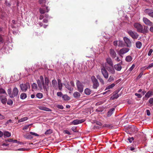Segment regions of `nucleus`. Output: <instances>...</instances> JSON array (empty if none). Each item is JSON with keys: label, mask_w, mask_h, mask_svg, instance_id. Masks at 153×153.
<instances>
[{"label": "nucleus", "mask_w": 153, "mask_h": 153, "mask_svg": "<svg viewBox=\"0 0 153 153\" xmlns=\"http://www.w3.org/2000/svg\"><path fill=\"white\" fill-rule=\"evenodd\" d=\"M39 79L37 80L38 87L40 90L42 89L43 88L45 90L48 91L50 82L49 78L46 76L45 77V82L44 78L42 76H40Z\"/></svg>", "instance_id": "f257e3e1"}, {"label": "nucleus", "mask_w": 153, "mask_h": 153, "mask_svg": "<svg viewBox=\"0 0 153 153\" xmlns=\"http://www.w3.org/2000/svg\"><path fill=\"white\" fill-rule=\"evenodd\" d=\"M133 26L137 31L138 33H142L146 34L148 33V27L146 26L143 27L142 25L138 23H135Z\"/></svg>", "instance_id": "f03ea898"}, {"label": "nucleus", "mask_w": 153, "mask_h": 153, "mask_svg": "<svg viewBox=\"0 0 153 153\" xmlns=\"http://www.w3.org/2000/svg\"><path fill=\"white\" fill-rule=\"evenodd\" d=\"M7 92L9 97L11 98H13L17 96L19 90L17 88L14 87L13 91L12 92L11 89L10 88L7 89Z\"/></svg>", "instance_id": "7ed1b4c3"}, {"label": "nucleus", "mask_w": 153, "mask_h": 153, "mask_svg": "<svg viewBox=\"0 0 153 153\" xmlns=\"http://www.w3.org/2000/svg\"><path fill=\"white\" fill-rule=\"evenodd\" d=\"M91 80L93 84L92 88L93 89H97L99 86V83L95 76H92L91 77Z\"/></svg>", "instance_id": "20e7f679"}, {"label": "nucleus", "mask_w": 153, "mask_h": 153, "mask_svg": "<svg viewBox=\"0 0 153 153\" xmlns=\"http://www.w3.org/2000/svg\"><path fill=\"white\" fill-rule=\"evenodd\" d=\"M76 85L78 90L80 93H82L83 91L84 88L83 82H81L79 80H77Z\"/></svg>", "instance_id": "39448f33"}, {"label": "nucleus", "mask_w": 153, "mask_h": 153, "mask_svg": "<svg viewBox=\"0 0 153 153\" xmlns=\"http://www.w3.org/2000/svg\"><path fill=\"white\" fill-rule=\"evenodd\" d=\"M129 36L133 39H137L139 36L138 34L136 32L129 30L127 32Z\"/></svg>", "instance_id": "423d86ee"}, {"label": "nucleus", "mask_w": 153, "mask_h": 153, "mask_svg": "<svg viewBox=\"0 0 153 153\" xmlns=\"http://www.w3.org/2000/svg\"><path fill=\"white\" fill-rule=\"evenodd\" d=\"M21 89L23 92H26L28 88H30V85L29 82H26L25 84H22L20 85Z\"/></svg>", "instance_id": "0eeeda50"}, {"label": "nucleus", "mask_w": 153, "mask_h": 153, "mask_svg": "<svg viewBox=\"0 0 153 153\" xmlns=\"http://www.w3.org/2000/svg\"><path fill=\"white\" fill-rule=\"evenodd\" d=\"M105 67H103L101 69V73L103 77L106 79H107L108 77V74L105 69Z\"/></svg>", "instance_id": "6e6552de"}, {"label": "nucleus", "mask_w": 153, "mask_h": 153, "mask_svg": "<svg viewBox=\"0 0 153 153\" xmlns=\"http://www.w3.org/2000/svg\"><path fill=\"white\" fill-rule=\"evenodd\" d=\"M107 66H112L114 65L113 61L110 57H108L106 59V62L105 63V67Z\"/></svg>", "instance_id": "1a4fd4ad"}, {"label": "nucleus", "mask_w": 153, "mask_h": 153, "mask_svg": "<svg viewBox=\"0 0 153 153\" xmlns=\"http://www.w3.org/2000/svg\"><path fill=\"white\" fill-rule=\"evenodd\" d=\"M123 40L125 43L126 45V46L128 47H130L131 46V42L129 39L126 37L123 38Z\"/></svg>", "instance_id": "9d476101"}, {"label": "nucleus", "mask_w": 153, "mask_h": 153, "mask_svg": "<svg viewBox=\"0 0 153 153\" xmlns=\"http://www.w3.org/2000/svg\"><path fill=\"white\" fill-rule=\"evenodd\" d=\"M7 96L4 94L0 95V100L4 104H5L7 102V99L6 98Z\"/></svg>", "instance_id": "9b49d317"}, {"label": "nucleus", "mask_w": 153, "mask_h": 153, "mask_svg": "<svg viewBox=\"0 0 153 153\" xmlns=\"http://www.w3.org/2000/svg\"><path fill=\"white\" fill-rule=\"evenodd\" d=\"M143 22L146 25L149 26H151L153 25V23L147 18L144 17L143 19Z\"/></svg>", "instance_id": "f8f14e48"}, {"label": "nucleus", "mask_w": 153, "mask_h": 153, "mask_svg": "<svg viewBox=\"0 0 153 153\" xmlns=\"http://www.w3.org/2000/svg\"><path fill=\"white\" fill-rule=\"evenodd\" d=\"M114 65L112 66H107L106 65L105 68L111 74H114L115 73V71L114 68Z\"/></svg>", "instance_id": "ddd939ff"}, {"label": "nucleus", "mask_w": 153, "mask_h": 153, "mask_svg": "<svg viewBox=\"0 0 153 153\" xmlns=\"http://www.w3.org/2000/svg\"><path fill=\"white\" fill-rule=\"evenodd\" d=\"M144 12L149 16L153 18V10L151 9H146L145 10Z\"/></svg>", "instance_id": "4468645a"}, {"label": "nucleus", "mask_w": 153, "mask_h": 153, "mask_svg": "<svg viewBox=\"0 0 153 153\" xmlns=\"http://www.w3.org/2000/svg\"><path fill=\"white\" fill-rule=\"evenodd\" d=\"M85 121V120L84 119H81V120L76 119L73 121L71 122V123L74 125H76L82 123L84 122Z\"/></svg>", "instance_id": "2eb2a0df"}, {"label": "nucleus", "mask_w": 153, "mask_h": 153, "mask_svg": "<svg viewBox=\"0 0 153 153\" xmlns=\"http://www.w3.org/2000/svg\"><path fill=\"white\" fill-rule=\"evenodd\" d=\"M130 49L129 48H124L121 49L119 51L120 54H123L128 52Z\"/></svg>", "instance_id": "dca6fc26"}, {"label": "nucleus", "mask_w": 153, "mask_h": 153, "mask_svg": "<svg viewBox=\"0 0 153 153\" xmlns=\"http://www.w3.org/2000/svg\"><path fill=\"white\" fill-rule=\"evenodd\" d=\"M109 53L110 56L112 58H115L116 57L117 54L114 49H111L110 50Z\"/></svg>", "instance_id": "f3484780"}, {"label": "nucleus", "mask_w": 153, "mask_h": 153, "mask_svg": "<svg viewBox=\"0 0 153 153\" xmlns=\"http://www.w3.org/2000/svg\"><path fill=\"white\" fill-rule=\"evenodd\" d=\"M48 7H46V10L45 11L44 8H41L39 9V12L40 13L43 14L45 13L46 12H48L49 11V9L48 8Z\"/></svg>", "instance_id": "a211bd4d"}, {"label": "nucleus", "mask_w": 153, "mask_h": 153, "mask_svg": "<svg viewBox=\"0 0 153 153\" xmlns=\"http://www.w3.org/2000/svg\"><path fill=\"white\" fill-rule=\"evenodd\" d=\"M153 95V91H149L145 94V97L147 98Z\"/></svg>", "instance_id": "6ab92c4d"}, {"label": "nucleus", "mask_w": 153, "mask_h": 153, "mask_svg": "<svg viewBox=\"0 0 153 153\" xmlns=\"http://www.w3.org/2000/svg\"><path fill=\"white\" fill-rule=\"evenodd\" d=\"M52 83L53 88L56 89H57V83L56 80L53 79L52 81Z\"/></svg>", "instance_id": "aec40b11"}, {"label": "nucleus", "mask_w": 153, "mask_h": 153, "mask_svg": "<svg viewBox=\"0 0 153 153\" xmlns=\"http://www.w3.org/2000/svg\"><path fill=\"white\" fill-rule=\"evenodd\" d=\"M115 110L114 108H112L110 109L107 112V116L108 117H110L114 112Z\"/></svg>", "instance_id": "412c9836"}, {"label": "nucleus", "mask_w": 153, "mask_h": 153, "mask_svg": "<svg viewBox=\"0 0 153 153\" xmlns=\"http://www.w3.org/2000/svg\"><path fill=\"white\" fill-rule=\"evenodd\" d=\"M114 67L115 69L118 71H120L122 68L120 64L115 65Z\"/></svg>", "instance_id": "4be33fe9"}, {"label": "nucleus", "mask_w": 153, "mask_h": 153, "mask_svg": "<svg viewBox=\"0 0 153 153\" xmlns=\"http://www.w3.org/2000/svg\"><path fill=\"white\" fill-rule=\"evenodd\" d=\"M39 108L41 110L47 111H51V110L47 107H45L43 106H40L39 107Z\"/></svg>", "instance_id": "5701e85b"}, {"label": "nucleus", "mask_w": 153, "mask_h": 153, "mask_svg": "<svg viewBox=\"0 0 153 153\" xmlns=\"http://www.w3.org/2000/svg\"><path fill=\"white\" fill-rule=\"evenodd\" d=\"M80 95V94L77 91L74 92L73 94L74 97L75 98H79Z\"/></svg>", "instance_id": "b1692460"}, {"label": "nucleus", "mask_w": 153, "mask_h": 153, "mask_svg": "<svg viewBox=\"0 0 153 153\" xmlns=\"http://www.w3.org/2000/svg\"><path fill=\"white\" fill-rule=\"evenodd\" d=\"M136 47L137 48L140 49L142 45V43L140 41H137L135 42Z\"/></svg>", "instance_id": "393cba45"}, {"label": "nucleus", "mask_w": 153, "mask_h": 153, "mask_svg": "<svg viewBox=\"0 0 153 153\" xmlns=\"http://www.w3.org/2000/svg\"><path fill=\"white\" fill-rule=\"evenodd\" d=\"M3 94L7 95V94L5 90L3 88H0V95H3Z\"/></svg>", "instance_id": "a878e982"}, {"label": "nucleus", "mask_w": 153, "mask_h": 153, "mask_svg": "<svg viewBox=\"0 0 153 153\" xmlns=\"http://www.w3.org/2000/svg\"><path fill=\"white\" fill-rule=\"evenodd\" d=\"M91 92V90L88 88H86L84 91L85 94L87 95H90Z\"/></svg>", "instance_id": "bb28decb"}, {"label": "nucleus", "mask_w": 153, "mask_h": 153, "mask_svg": "<svg viewBox=\"0 0 153 153\" xmlns=\"http://www.w3.org/2000/svg\"><path fill=\"white\" fill-rule=\"evenodd\" d=\"M132 58L131 56L128 55L127 56L125 59L126 61L128 62H130L132 60Z\"/></svg>", "instance_id": "cd10ccee"}, {"label": "nucleus", "mask_w": 153, "mask_h": 153, "mask_svg": "<svg viewBox=\"0 0 153 153\" xmlns=\"http://www.w3.org/2000/svg\"><path fill=\"white\" fill-rule=\"evenodd\" d=\"M3 135L7 137H9L11 136V133L8 131H4V132Z\"/></svg>", "instance_id": "c85d7f7f"}, {"label": "nucleus", "mask_w": 153, "mask_h": 153, "mask_svg": "<svg viewBox=\"0 0 153 153\" xmlns=\"http://www.w3.org/2000/svg\"><path fill=\"white\" fill-rule=\"evenodd\" d=\"M97 77L102 84L104 85V82L103 79L100 76L98 75Z\"/></svg>", "instance_id": "c756f323"}, {"label": "nucleus", "mask_w": 153, "mask_h": 153, "mask_svg": "<svg viewBox=\"0 0 153 153\" xmlns=\"http://www.w3.org/2000/svg\"><path fill=\"white\" fill-rule=\"evenodd\" d=\"M27 97L26 94L25 93H23L21 94L20 96V98L22 100L25 99Z\"/></svg>", "instance_id": "7c9ffc66"}, {"label": "nucleus", "mask_w": 153, "mask_h": 153, "mask_svg": "<svg viewBox=\"0 0 153 153\" xmlns=\"http://www.w3.org/2000/svg\"><path fill=\"white\" fill-rule=\"evenodd\" d=\"M46 2V0H39V4L41 5L42 6L44 7L45 6V4Z\"/></svg>", "instance_id": "2f4dec72"}, {"label": "nucleus", "mask_w": 153, "mask_h": 153, "mask_svg": "<svg viewBox=\"0 0 153 153\" xmlns=\"http://www.w3.org/2000/svg\"><path fill=\"white\" fill-rule=\"evenodd\" d=\"M28 118L27 117H25L19 119L18 121V122L19 123L22 122L24 121H25L27 120L28 119Z\"/></svg>", "instance_id": "473e14b6"}, {"label": "nucleus", "mask_w": 153, "mask_h": 153, "mask_svg": "<svg viewBox=\"0 0 153 153\" xmlns=\"http://www.w3.org/2000/svg\"><path fill=\"white\" fill-rule=\"evenodd\" d=\"M65 87L67 88L68 90L70 91H72V88L68 84V83L67 84H65Z\"/></svg>", "instance_id": "72a5a7b5"}, {"label": "nucleus", "mask_w": 153, "mask_h": 153, "mask_svg": "<svg viewBox=\"0 0 153 153\" xmlns=\"http://www.w3.org/2000/svg\"><path fill=\"white\" fill-rule=\"evenodd\" d=\"M24 137L25 138L27 139H31L33 138V137L32 136L29 134H26L25 135Z\"/></svg>", "instance_id": "f704fd0d"}, {"label": "nucleus", "mask_w": 153, "mask_h": 153, "mask_svg": "<svg viewBox=\"0 0 153 153\" xmlns=\"http://www.w3.org/2000/svg\"><path fill=\"white\" fill-rule=\"evenodd\" d=\"M31 86L32 88L35 90H36L37 88V85L35 83H33L31 85Z\"/></svg>", "instance_id": "c9c22d12"}, {"label": "nucleus", "mask_w": 153, "mask_h": 153, "mask_svg": "<svg viewBox=\"0 0 153 153\" xmlns=\"http://www.w3.org/2000/svg\"><path fill=\"white\" fill-rule=\"evenodd\" d=\"M149 106H153V98H151L149 99Z\"/></svg>", "instance_id": "e433bc0d"}, {"label": "nucleus", "mask_w": 153, "mask_h": 153, "mask_svg": "<svg viewBox=\"0 0 153 153\" xmlns=\"http://www.w3.org/2000/svg\"><path fill=\"white\" fill-rule=\"evenodd\" d=\"M115 85L114 83H112L111 85H108L106 87L105 90H107L112 88Z\"/></svg>", "instance_id": "4c0bfd02"}, {"label": "nucleus", "mask_w": 153, "mask_h": 153, "mask_svg": "<svg viewBox=\"0 0 153 153\" xmlns=\"http://www.w3.org/2000/svg\"><path fill=\"white\" fill-rule=\"evenodd\" d=\"M62 98L65 100H68L70 99V97L66 95H64L62 96Z\"/></svg>", "instance_id": "58836bf2"}, {"label": "nucleus", "mask_w": 153, "mask_h": 153, "mask_svg": "<svg viewBox=\"0 0 153 153\" xmlns=\"http://www.w3.org/2000/svg\"><path fill=\"white\" fill-rule=\"evenodd\" d=\"M124 45L123 41L120 40L118 41V46L120 47H123L124 46Z\"/></svg>", "instance_id": "ea45409f"}, {"label": "nucleus", "mask_w": 153, "mask_h": 153, "mask_svg": "<svg viewBox=\"0 0 153 153\" xmlns=\"http://www.w3.org/2000/svg\"><path fill=\"white\" fill-rule=\"evenodd\" d=\"M43 96L42 94L40 93H38L36 95V97L39 99L42 98L43 97Z\"/></svg>", "instance_id": "a19ab883"}, {"label": "nucleus", "mask_w": 153, "mask_h": 153, "mask_svg": "<svg viewBox=\"0 0 153 153\" xmlns=\"http://www.w3.org/2000/svg\"><path fill=\"white\" fill-rule=\"evenodd\" d=\"M52 133V130L51 129H49L47 130L45 132V134H50Z\"/></svg>", "instance_id": "79ce46f5"}, {"label": "nucleus", "mask_w": 153, "mask_h": 153, "mask_svg": "<svg viewBox=\"0 0 153 153\" xmlns=\"http://www.w3.org/2000/svg\"><path fill=\"white\" fill-rule=\"evenodd\" d=\"M114 80V77L112 76H110L108 80V81L109 82H111Z\"/></svg>", "instance_id": "37998d69"}, {"label": "nucleus", "mask_w": 153, "mask_h": 153, "mask_svg": "<svg viewBox=\"0 0 153 153\" xmlns=\"http://www.w3.org/2000/svg\"><path fill=\"white\" fill-rule=\"evenodd\" d=\"M7 104L11 105L13 104V102L11 100L9 99L7 102Z\"/></svg>", "instance_id": "c03bdc74"}, {"label": "nucleus", "mask_w": 153, "mask_h": 153, "mask_svg": "<svg viewBox=\"0 0 153 153\" xmlns=\"http://www.w3.org/2000/svg\"><path fill=\"white\" fill-rule=\"evenodd\" d=\"M134 129V131H133L132 130V131H133L134 133H136L137 131V128L135 126H133L131 128V129L132 130Z\"/></svg>", "instance_id": "a18cd8bd"}, {"label": "nucleus", "mask_w": 153, "mask_h": 153, "mask_svg": "<svg viewBox=\"0 0 153 153\" xmlns=\"http://www.w3.org/2000/svg\"><path fill=\"white\" fill-rule=\"evenodd\" d=\"M56 107L59 109H63L64 108L63 106L62 105H59V104L56 105Z\"/></svg>", "instance_id": "49530a36"}, {"label": "nucleus", "mask_w": 153, "mask_h": 153, "mask_svg": "<svg viewBox=\"0 0 153 153\" xmlns=\"http://www.w3.org/2000/svg\"><path fill=\"white\" fill-rule=\"evenodd\" d=\"M135 66V65L134 64H133L131 66V67L130 68L128 69V71H131L134 68Z\"/></svg>", "instance_id": "de8ad7c7"}, {"label": "nucleus", "mask_w": 153, "mask_h": 153, "mask_svg": "<svg viewBox=\"0 0 153 153\" xmlns=\"http://www.w3.org/2000/svg\"><path fill=\"white\" fill-rule=\"evenodd\" d=\"M58 88L60 90H61L62 89V83L58 84Z\"/></svg>", "instance_id": "09e8293b"}, {"label": "nucleus", "mask_w": 153, "mask_h": 153, "mask_svg": "<svg viewBox=\"0 0 153 153\" xmlns=\"http://www.w3.org/2000/svg\"><path fill=\"white\" fill-rule=\"evenodd\" d=\"M152 67H153V63L150 64L146 68L148 69Z\"/></svg>", "instance_id": "8fccbe9b"}, {"label": "nucleus", "mask_w": 153, "mask_h": 153, "mask_svg": "<svg viewBox=\"0 0 153 153\" xmlns=\"http://www.w3.org/2000/svg\"><path fill=\"white\" fill-rule=\"evenodd\" d=\"M4 42V40L3 39L2 36L0 35V42L3 43Z\"/></svg>", "instance_id": "3c124183"}, {"label": "nucleus", "mask_w": 153, "mask_h": 153, "mask_svg": "<svg viewBox=\"0 0 153 153\" xmlns=\"http://www.w3.org/2000/svg\"><path fill=\"white\" fill-rule=\"evenodd\" d=\"M30 134H31V135H34V136H39V135L35 133H34V132H30Z\"/></svg>", "instance_id": "603ef678"}, {"label": "nucleus", "mask_w": 153, "mask_h": 153, "mask_svg": "<svg viewBox=\"0 0 153 153\" xmlns=\"http://www.w3.org/2000/svg\"><path fill=\"white\" fill-rule=\"evenodd\" d=\"M128 140L129 141V142L130 143H132V141L134 140V138L133 137H131V138L129 137L128 139Z\"/></svg>", "instance_id": "864d4df0"}, {"label": "nucleus", "mask_w": 153, "mask_h": 153, "mask_svg": "<svg viewBox=\"0 0 153 153\" xmlns=\"http://www.w3.org/2000/svg\"><path fill=\"white\" fill-rule=\"evenodd\" d=\"M153 50L152 49H151L149 50V51L148 53V55L149 56H150L151 55L152 53L153 52Z\"/></svg>", "instance_id": "5fc2aeb1"}, {"label": "nucleus", "mask_w": 153, "mask_h": 153, "mask_svg": "<svg viewBox=\"0 0 153 153\" xmlns=\"http://www.w3.org/2000/svg\"><path fill=\"white\" fill-rule=\"evenodd\" d=\"M72 130L74 132H77V131L76 129V127H72L71 128Z\"/></svg>", "instance_id": "6e6d98bb"}, {"label": "nucleus", "mask_w": 153, "mask_h": 153, "mask_svg": "<svg viewBox=\"0 0 153 153\" xmlns=\"http://www.w3.org/2000/svg\"><path fill=\"white\" fill-rule=\"evenodd\" d=\"M135 95L137 96L138 98H141L142 97V96L141 95L139 94H137V93H136L135 94Z\"/></svg>", "instance_id": "4d7b16f0"}, {"label": "nucleus", "mask_w": 153, "mask_h": 153, "mask_svg": "<svg viewBox=\"0 0 153 153\" xmlns=\"http://www.w3.org/2000/svg\"><path fill=\"white\" fill-rule=\"evenodd\" d=\"M57 95L58 96L61 97L62 96V94L61 92H59L57 93Z\"/></svg>", "instance_id": "13d9d810"}, {"label": "nucleus", "mask_w": 153, "mask_h": 153, "mask_svg": "<svg viewBox=\"0 0 153 153\" xmlns=\"http://www.w3.org/2000/svg\"><path fill=\"white\" fill-rule=\"evenodd\" d=\"M150 26L151 27L149 29L150 31L151 32L153 33V25Z\"/></svg>", "instance_id": "bf43d9fd"}, {"label": "nucleus", "mask_w": 153, "mask_h": 153, "mask_svg": "<svg viewBox=\"0 0 153 153\" xmlns=\"http://www.w3.org/2000/svg\"><path fill=\"white\" fill-rule=\"evenodd\" d=\"M143 72H141L140 74H139V75L138 76V77H137V78L138 79H140V78L142 76V75H143Z\"/></svg>", "instance_id": "052dcab7"}, {"label": "nucleus", "mask_w": 153, "mask_h": 153, "mask_svg": "<svg viewBox=\"0 0 153 153\" xmlns=\"http://www.w3.org/2000/svg\"><path fill=\"white\" fill-rule=\"evenodd\" d=\"M28 126H27V125H26L23 128V130H27L28 128Z\"/></svg>", "instance_id": "680f3d73"}, {"label": "nucleus", "mask_w": 153, "mask_h": 153, "mask_svg": "<svg viewBox=\"0 0 153 153\" xmlns=\"http://www.w3.org/2000/svg\"><path fill=\"white\" fill-rule=\"evenodd\" d=\"M118 41H114L113 42L114 45L116 46H117L118 45Z\"/></svg>", "instance_id": "e2e57ef3"}, {"label": "nucleus", "mask_w": 153, "mask_h": 153, "mask_svg": "<svg viewBox=\"0 0 153 153\" xmlns=\"http://www.w3.org/2000/svg\"><path fill=\"white\" fill-rule=\"evenodd\" d=\"M146 114L148 116H150L151 114L150 111L149 110H146Z\"/></svg>", "instance_id": "0e129e2a"}, {"label": "nucleus", "mask_w": 153, "mask_h": 153, "mask_svg": "<svg viewBox=\"0 0 153 153\" xmlns=\"http://www.w3.org/2000/svg\"><path fill=\"white\" fill-rule=\"evenodd\" d=\"M5 118L4 116L2 115L1 114H0V120H2L4 119Z\"/></svg>", "instance_id": "69168bd1"}, {"label": "nucleus", "mask_w": 153, "mask_h": 153, "mask_svg": "<svg viewBox=\"0 0 153 153\" xmlns=\"http://www.w3.org/2000/svg\"><path fill=\"white\" fill-rule=\"evenodd\" d=\"M129 148L130 150L131 151H133L135 149L134 148L133 146H131L129 147Z\"/></svg>", "instance_id": "338daca9"}, {"label": "nucleus", "mask_w": 153, "mask_h": 153, "mask_svg": "<svg viewBox=\"0 0 153 153\" xmlns=\"http://www.w3.org/2000/svg\"><path fill=\"white\" fill-rule=\"evenodd\" d=\"M70 84L73 87L74 86V83L73 81H71L70 82Z\"/></svg>", "instance_id": "774afa93"}]
</instances>
